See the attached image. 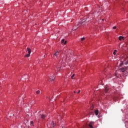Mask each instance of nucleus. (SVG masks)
I'll list each match as a JSON object with an SVG mask.
<instances>
[{"label": "nucleus", "instance_id": "obj_1", "mask_svg": "<svg viewBox=\"0 0 128 128\" xmlns=\"http://www.w3.org/2000/svg\"><path fill=\"white\" fill-rule=\"evenodd\" d=\"M26 52H28V54H26L24 56L25 58H30V53L32 52V50L30 48H27Z\"/></svg>", "mask_w": 128, "mask_h": 128}, {"label": "nucleus", "instance_id": "obj_23", "mask_svg": "<svg viewBox=\"0 0 128 128\" xmlns=\"http://www.w3.org/2000/svg\"><path fill=\"white\" fill-rule=\"evenodd\" d=\"M80 90H79L78 91V92H77V94H80Z\"/></svg>", "mask_w": 128, "mask_h": 128}, {"label": "nucleus", "instance_id": "obj_9", "mask_svg": "<svg viewBox=\"0 0 128 128\" xmlns=\"http://www.w3.org/2000/svg\"><path fill=\"white\" fill-rule=\"evenodd\" d=\"M86 22V20H84V21L82 22H79L78 24L77 25V26H78L80 24H84V22Z\"/></svg>", "mask_w": 128, "mask_h": 128}, {"label": "nucleus", "instance_id": "obj_22", "mask_svg": "<svg viewBox=\"0 0 128 128\" xmlns=\"http://www.w3.org/2000/svg\"><path fill=\"white\" fill-rule=\"evenodd\" d=\"M116 26H114V27H113L114 30H116Z\"/></svg>", "mask_w": 128, "mask_h": 128}, {"label": "nucleus", "instance_id": "obj_25", "mask_svg": "<svg viewBox=\"0 0 128 128\" xmlns=\"http://www.w3.org/2000/svg\"><path fill=\"white\" fill-rule=\"evenodd\" d=\"M117 52V50H114V52Z\"/></svg>", "mask_w": 128, "mask_h": 128}, {"label": "nucleus", "instance_id": "obj_28", "mask_svg": "<svg viewBox=\"0 0 128 128\" xmlns=\"http://www.w3.org/2000/svg\"><path fill=\"white\" fill-rule=\"evenodd\" d=\"M58 72H60V70H58Z\"/></svg>", "mask_w": 128, "mask_h": 128}, {"label": "nucleus", "instance_id": "obj_27", "mask_svg": "<svg viewBox=\"0 0 128 128\" xmlns=\"http://www.w3.org/2000/svg\"><path fill=\"white\" fill-rule=\"evenodd\" d=\"M102 20H104V19H102Z\"/></svg>", "mask_w": 128, "mask_h": 128}, {"label": "nucleus", "instance_id": "obj_13", "mask_svg": "<svg viewBox=\"0 0 128 128\" xmlns=\"http://www.w3.org/2000/svg\"><path fill=\"white\" fill-rule=\"evenodd\" d=\"M41 118H42V119L44 118H45L44 115L42 114V115L41 116Z\"/></svg>", "mask_w": 128, "mask_h": 128}, {"label": "nucleus", "instance_id": "obj_6", "mask_svg": "<svg viewBox=\"0 0 128 128\" xmlns=\"http://www.w3.org/2000/svg\"><path fill=\"white\" fill-rule=\"evenodd\" d=\"M50 127L52 128H54V122H52L51 124H50Z\"/></svg>", "mask_w": 128, "mask_h": 128}, {"label": "nucleus", "instance_id": "obj_29", "mask_svg": "<svg viewBox=\"0 0 128 128\" xmlns=\"http://www.w3.org/2000/svg\"><path fill=\"white\" fill-rule=\"evenodd\" d=\"M59 68H60V67H59Z\"/></svg>", "mask_w": 128, "mask_h": 128}, {"label": "nucleus", "instance_id": "obj_11", "mask_svg": "<svg viewBox=\"0 0 128 128\" xmlns=\"http://www.w3.org/2000/svg\"><path fill=\"white\" fill-rule=\"evenodd\" d=\"M36 94H40V90H37Z\"/></svg>", "mask_w": 128, "mask_h": 128}, {"label": "nucleus", "instance_id": "obj_2", "mask_svg": "<svg viewBox=\"0 0 128 128\" xmlns=\"http://www.w3.org/2000/svg\"><path fill=\"white\" fill-rule=\"evenodd\" d=\"M128 67H126L125 68H124V67H122V68H120L119 70H121V72H126V70H128Z\"/></svg>", "mask_w": 128, "mask_h": 128}, {"label": "nucleus", "instance_id": "obj_20", "mask_svg": "<svg viewBox=\"0 0 128 128\" xmlns=\"http://www.w3.org/2000/svg\"><path fill=\"white\" fill-rule=\"evenodd\" d=\"M28 116H29L28 114H26V118H28Z\"/></svg>", "mask_w": 128, "mask_h": 128}, {"label": "nucleus", "instance_id": "obj_19", "mask_svg": "<svg viewBox=\"0 0 128 128\" xmlns=\"http://www.w3.org/2000/svg\"><path fill=\"white\" fill-rule=\"evenodd\" d=\"M88 126H89L90 128H94V127L92 126V125H88Z\"/></svg>", "mask_w": 128, "mask_h": 128}, {"label": "nucleus", "instance_id": "obj_12", "mask_svg": "<svg viewBox=\"0 0 128 128\" xmlns=\"http://www.w3.org/2000/svg\"><path fill=\"white\" fill-rule=\"evenodd\" d=\"M90 114H92V116L94 115V112H90Z\"/></svg>", "mask_w": 128, "mask_h": 128}, {"label": "nucleus", "instance_id": "obj_15", "mask_svg": "<svg viewBox=\"0 0 128 128\" xmlns=\"http://www.w3.org/2000/svg\"><path fill=\"white\" fill-rule=\"evenodd\" d=\"M30 126H34V122L32 121V122H30Z\"/></svg>", "mask_w": 128, "mask_h": 128}, {"label": "nucleus", "instance_id": "obj_4", "mask_svg": "<svg viewBox=\"0 0 128 128\" xmlns=\"http://www.w3.org/2000/svg\"><path fill=\"white\" fill-rule=\"evenodd\" d=\"M54 78H56V77L54 76H51L50 78V80H54Z\"/></svg>", "mask_w": 128, "mask_h": 128}, {"label": "nucleus", "instance_id": "obj_3", "mask_svg": "<svg viewBox=\"0 0 128 128\" xmlns=\"http://www.w3.org/2000/svg\"><path fill=\"white\" fill-rule=\"evenodd\" d=\"M62 44H66V40H64V39H62L61 41Z\"/></svg>", "mask_w": 128, "mask_h": 128}, {"label": "nucleus", "instance_id": "obj_10", "mask_svg": "<svg viewBox=\"0 0 128 128\" xmlns=\"http://www.w3.org/2000/svg\"><path fill=\"white\" fill-rule=\"evenodd\" d=\"M108 87H106L104 90V92L106 93L108 92Z\"/></svg>", "mask_w": 128, "mask_h": 128}, {"label": "nucleus", "instance_id": "obj_14", "mask_svg": "<svg viewBox=\"0 0 128 128\" xmlns=\"http://www.w3.org/2000/svg\"><path fill=\"white\" fill-rule=\"evenodd\" d=\"M124 66V62H121L120 64V66Z\"/></svg>", "mask_w": 128, "mask_h": 128}, {"label": "nucleus", "instance_id": "obj_7", "mask_svg": "<svg viewBox=\"0 0 128 128\" xmlns=\"http://www.w3.org/2000/svg\"><path fill=\"white\" fill-rule=\"evenodd\" d=\"M124 38L122 36H120L118 37L119 40H124Z\"/></svg>", "mask_w": 128, "mask_h": 128}, {"label": "nucleus", "instance_id": "obj_24", "mask_svg": "<svg viewBox=\"0 0 128 128\" xmlns=\"http://www.w3.org/2000/svg\"><path fill=\"white\" fill-rule=\"evenodd\" d=\"M113 54H114V56H116V52H113Z\"/></svg>", "mask_w": 128, "mask_h": 128}, {"label": "nucleus", "instance_id": "obj_17", "mask_svg": "<svg viewBox=\"0 0 128 128\" xmlns=\"http://www.w3.org/2000/svg\"><path fill=\"white\" fill-rule=\"evenodd\" d=\"M92 124H94V122H90L89 125H91L92 126Z\"/></svg>", "mask_w": 128, "mask_h": 128}, {"label": "nucleus", "instance_id": "obj_8", "mask_svg": "<svg viewBox=\"0 0 128 128\" xmlns=\"http://www.w3.org/2000/svg\"><path fill=\"white\" fill-rule=\"evenodd\" d=\"M94 114H96V116H98V110H96L95 111H94Z\"/></svg>", "mask_w": 128, "mask_h": 128}, {"label": "nucleus", "instance_id": "obj_18", "mask_svg": "<svg viewBox=\"0 0 128 128\" xmlns=\"http://www.w3.org/2000/svg\"><path fill=\"white\" fill-rule=\"evenodd\" d=\"M74 74L71 76V78H72V80H74Z\"/></svg>", "mask_w": 128, "mask_h": 128}, {"label": "nucleus", "instance_id": "obj_30", "mask_svg": "<svg viewBox=\"0 0 128 128\" xmlns=\"http://www.w3.org/2000/svg\"><path fill=\"white\" fill-rule=\"evenodd\" d=\"M101 84L104 85V84Z\"/></svg>", "mask_w": 128, "mask_h": 128}, {"label": "nucleus", "instance_id": "obj_26", "mask_svg": "<svg viewBox=\"0 0 128 128\" xmlns=\"http://www.w3.org/2000/svg\"><path fill=\"white\" fill-rule=\"evenodd\" d=\"M74 94H76V91H74Z\"/></svg>", "mask_w": 128, "mask_h": 128}, {"label": "nucleus", "instance_id": "obj_16", "mask_svg": "<svg viewBox=\"0 0 128 128\" xmlns=\"http://www.w3.org/2000/svg\"><path fill=\"white\" fill-rule=\"evenodd\" d=\"M85 39H86V38H81L82 42V40H84Z\"/></svg>", "mask_w": 128, "mask_h": 128}, {"label": "nucleus", "instance_id": "obj_21", "mask_svg": "<svg viewBox=\"0 0 128 128\" xmlns=\"http://www.w3.org/2000/svg\"><path fill=\"white\" fill-rule=\"evenodd\" d=\"M94 110V106H92L91 107V110Z\"/></svg>", "mask_w": 128, "mask_h": 128}, {"label": "nucleus", "instance_id": "obj_5", "mask_svg": "<svg viewBox=\"0 0 128 128\" xmlns=\"http://www.w3.org/2000/svg\"><path fill=\"white\" fill-rule=\"evenodd\" d=\"M60 54V52H56L55 54H54V56H58V54Z\"/></svg>", "mask_w": 128, "mask_h": 128}]
</instances>
